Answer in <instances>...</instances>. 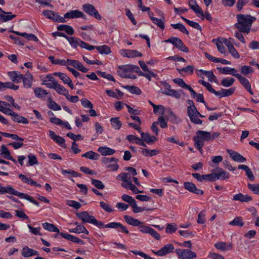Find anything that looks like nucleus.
<instances>
[{"mask_svg":"<svg viewBox=\"0 0 259 259\" xmlns=\"http://www.w3.org/2000/svg\"><path fill=\"white\" fill-rule=\"evenodd\" d=\"M237 23L234 25L238 30L242 33L248 34L252 23L256 18L249 15L239 14L237 15Z\"/></svg>","mask_w":259,"mask_h":259,"instance_id":"f257e3e1","label":"nucleus"},{"mask_svg":"<svg viewBox=\"0 0 259 259\" xmlns=\"http://www.w3.org/2000/svg\"><path fill=\"white\" fill-rule=\"evenodd\" d=\"M9 193L18 196L21 199H24L34 204L39 206V203L33 199L31 196L23 193L19 192L15 190L12 186H8L6 187H0V194H4Z\"/></svg>","mask_w":259,"mask_h":259,"instance_id":"f03ea898","label":"nucleus"},{"mask_svg":"<svg viewBox=\"0 0 259 259\" xmlns=\"http://www.w3.org/2000/svg\"><path fill=\"white\" fill-rule=\"evenodd\" d=\"M196 135V136L193 138V140L195 141V146L199 151L202 152L204 141L210 140V133L203 131H198Z\"/></svg>","mask_w":259,"mask_h":259,"instance_id":"7ed1b4c3","label":"nucleus"},{"mask_svg":"<svg viewBox=\"0 0 259 259\" xmlns=\"http://www.w3.org/2000/svg\"><path fill=\"white\" fill-rule=\"evenodd\" d=\"M117 178L124 182L121 184L123 188L131 190L135 194L143 193V191H140L132 184L131 177L128 173L122 172L117 176Z\"/></svg>","mask_w":259,"mask_h":259,"instance_id":"20e7f679","label":"nucleus"},{"mask_svg":"<svg viewBox=\"0 0 259 259\" xmlns=\"http://www.w3.org/2000/svg\"><path fill=\"white\" fill-rule=\"evenodd\" d=\"M117 178L124 182L121 184L123 188L131 190L135 194L143 193V191H140L132 184L131 177L128 173L122 172L117 176Z\"/></svg>","mask_w":259,"mask_h":259,"instance_id":"39448f33","label":"nucleus"},{"mask_svg":"<svg viewBox=\"0 0 259 259\" xmlns=\"http://www.w3.org/2000/svg\"><path fill=\"white\" fill-rule=\"evenodd\" d=\"M117 178L124 182L121 184L123 188L131 190L135 194L143 193V191H140L132 184L131 177L128 173L122 172L117 176Z\"/></svg>","mask_w":259,"mask_h":259,"instance_id":"423d86ee","label":"nucleus"},{"mask_svg":"<svg viewBox=\"0 0 259 259\" xmlns=\"http://www.w3.org/2000/svg\"><path fill=\"white\" fill-rule=\"evenodd\" d=\"M117 178L124 182L121 184L123 188L131 190L135 194L143 193V191H140L132 184L131 177L128 173L122 172L117 176Z\"/></svg>","mask_w":259,"mask_h":259,"instance_id":"0eeeda50","label":"nucleus"},{"mask_svg":"<svg viewBox=\"0 0 259 259\" xmlns=\"http://www.w3.org/2000/svg\"><path fill=\"white\" fill-rule=\"evenodd\" d=\"M76 216L83 223H91L100 229L104 228V224L103 222L98 221L94 216L90 215L88 211L77 213Z\"/></svg>","mask_w":259,"mask_h":259,"instance_id":"6e6552de","label":"nucleus"},{"mask_svg":"<svg viewBox=\"0 0 259 259\" xmlns=\"http://www.w3.org/2000/svg\"><path fill=\"white\" fill-rule=\"evenodd\" d=\"M0 111L6 115L11 116L12 119L14 122L24 124H28L29 122L28 120L26 118L19 115L10 108H4L0 106Z\"/></svg>","mask_w":259,"mask_h":259,"instance_id":"1a4fd4ad","label":"nucleus"},{"mask_svg":"<svg viewBox=\"0 0 259 259\" xmlns=\"http://www.w3.org/2000/svg\"><path fill=\"white\" fill-rule=\"evenodd\" d=\"M143 72L140 70L138 66H133L130 67L131 73H137L138 75L144 76L149 80L151 79V76L155 77L156 74L152 71H150L147 68V66H141Z\"/></svg>","mask_w":259,"mask_h":259,"instance_id":"9d476101","label":"nucleus"},{"mask_svg":"<svg viewBox=\"0 0 259 259\" xmlns=\"http://www.w3.org/2000/svg\"><path fill=\"white\" fill-rule=\"evenodd\" d=\"M165 42L172 44L180 51L187 53L189 52L188 48L184 45L182 40L177 37H171L164 40Z\"/></svg>","mask_w":259,"mask_h":259,"instance_id":"9b49d317","label":"nucleus"},{"mask_svg":"<svg viewBox=\"0 0 259 259\" xmlns=\"http://www.w3.org/2000/svg\"><path fill=\"white\" fill-rule=\"evenodd\" d=\"M175 252L181 259H193L197 257L196 253L190 249H177Z\"/></svg>","mask_w":259,"mask_h":259,"instance_id":"f8f14e48","label":"nucleus"},{"mask_svg":"<svg viewBox=\"0 0 259 259\" xmlns=\"http://www.w3.org/2000/svg\"><path fill=\"white\" fill-rule=\"evenodd\" d=\"M132 66H118L117 70V73L121 77L123 78H128L134 79L136 76L133 73H131L130 67Z\"/></svg>","mask_w":259,"mask_h":259,"instance_id":"ddd939ff","label":"nucleus"},{"mask_svg":"<svg viewBox=\"0 0 259 259\" xmlns=\"http://www.w3.org/2000/svg\"><path fill=\"white\" fill-rule=\"evenodd\" d=\"M104 228H111L116 229L119 232L128 234L129 231L127 228L120 223L111 222L106 225H104Z\"/></svg>","mask_w":259,"mask_h":259,"instance_id":"4468645a","label":"nucleus"},{"mask_svg":"<svg viewBox=\"0 0 259 259\" xmlns=\"http://www.w3.org/2000/svg\"><path fill=\"white\" fill-rule=\"evenodd\" d=\"M49 59L53 64L56 65H81V63L79 61L75 60H61L55 59V57L53 56L50 57Z\"/></svg>","mask_w":259,"mask_h":259,"instance_id":"2eb2a0df","label":"nucleus"},{"mask_svg":"<svg viewBox=\"0 0 259 259\" xmlns=\"http://www.w3.org/2000/svg\"><path fill=\"white\" fill-rule=\"evenodd\" d=\"M42 14L47 18L58 22H65L64 18L59 15L58 13L50 10H44Z\"/></svg>","mask_w":259,"mask_h":259,"instance_id":"dca6fc26","label":"nucleus"},{"mask_svg":"<svg viewBox=\"0 0 259 259\" xmlns=\"http://www.w3.org/2000/svg\"><path fill=\"white\" fill-rule=\"evenodd\" d=\"M83 9L88 14L95 17L97 19H101V16L93 5L89 4H85L83 6Z\"/></svg>","mask_w":259,"mask_h":259,"instance_id":"f3484780","label":"nucleus"},{"mask_svg":"<svg viewBox=\"0 0 259 259\" xmlns=\"http://www.w3.org/2000/svg\"><path fill=\"white\" fill-rule=\"evenodd\" d=\"M184 187L188 191L195 194L202 195L204 194V192L202 190L198 189L195 185L191 182H185L184 183Z\"/></svg>","mask_w":259,"mask_h":259,"instance_id":"a211bd4d","label":"nucleus"},{"mask_svg":"<svg viewBox=\"0 0 259 259\" xmlns=\"http://www.w3.org/2000/svg\"><path fill=\"white\" fill-rule=\"evenodd\" d=\"M174 246L172 244L169 243L166 244L160 250L157 251H153V252H154V254L162 256L170 252H172L174 251Z\"/></svg>","mask_w":259,"mask_h":259,"instance_id":"6ab92c4d","label":"nucleus"},{"mask_svg":"<svg viewBox=\"0 0 259 259\" xmlns=\"http://www.w3.org/2000/svg\"><path fill=\"white\" fill-rule=\"evenodd\" d=\"M187 115L191 121L195 124H201L202 120L198 117L197 109H193L187 111Z\"/></svg>","mask_w":259,"mask_h":259,"instance_id":"aec40b11","label":"nucleus"},{"mask_svg":"<svg viewBox=\"0 0 259 259\" xmlns=\"http://www.w3.org/2000/svg\"><path fill=\"white\" fill-rule=\"evenodd\" d=\"M217 69L221 73L226 75H232L235 77H236L239 74L236 69L234 68H231L228 66L224 67H218Z\"/></svg>","mask_w":259,"mask_h":259,"instance_id":"412c9836","label":"nucleus"},{"mask_svg":"<svg viewBox=\"0 0 259 259\" xmlns=\"http://www.w3.org/2000/svg\"><path fill=\"white\" fill-rule=\"evenodd\" d=\"M120 54L121 56L127 58H134L142 56V54L137 50H121L120 51Z\"/></svg>","mask_w":259,"mask_h":259,"instance_id":"4be33fe9","label":"nucleus"},{"mask_svg":"<svg viewBox=\"0 0 259 259\" xmlns=\"http://www.w3.org/2000/svg\"><path fill=\"white\" fill-rule=\"evenodd\" d=\"M235 88H231L229 89H222L221 90L219 91H215L214 90V92H213V94L217 97H219V98H222L224 97H227L231 96L232 95L234 92H235Z\"/></svg>","mask_w":259,"mask_h":259,"instance_id":"5701e85b","label":"nucleus"},{"mask_svg":"<svg viewBox=\"0 0 259 259\" xmlns=\"http://www.w3.org/2000/svg\"><path fill=\"white\" fill-rule=\"evenodd\" d=\"M84 16V14L82 12L75 10L70 11L69 12L65 13L63 18H64V20L67 19H74L77 18H82Z\"/></svg>","mask_w":259,"mask_h":259,"instance_id":"b1692460","label":"nucleus"},{"mask_svg":"<svg viewBox=\"0 0 259 259\" xmlns=\"http://www.w3.org/2000/svg\"><path fill=\"white\" fill-rule=\"evenodd\" d=\"M234 201H239L241 202H248L252 200V197L247 195L239 193L234 195L233 197Z\"/></svg>","mask_w":259,"mask_h":259,"instance_id":"393cba45","label":"nucleus"},{"mask_svg":"<svg viewBox=\"0 0 259 259\" xmlns=\"http://www.w3.org/2000/svg\"><path fill=\"white\" fill-rule=\"evenodd\" d=\"M227 152L232 159L235 161L238 162H244L246 160L245 157L237 152L232 150H228Z\"/></svg>","mask_w":259,"mask_h":259,"instance_id":"a878e982","label":"nucleus"},{"mask_svg":"<svg viewBox=\"0 0 259 259\" xmlns=\"http://www.w3.org/2000/svg\"><path fill=\"white\" fill-rule=\"evenodd\" d=\"M124 219L126 223L133 226L138 227L144 224V222L128 215H124Z\"/></svg>","mask_w":259,"mask_h":259,"instance_id":"bb28decb","label":"nucleus"},{"mask_svg":"<svg viewBox=\"0 0 259 259\" xmlns=\"http://www.w3.org/2000/svg\"><path fill=\"white\" fill-rule=\"evenodd\" d=\"M140 134L142 140L147 144H152L157 140L156 137L151 136L148 133H144L141 131Z\"/></svg>","mask_w":259,"mask_h":259,"instance_id":"cd10ccee","label":"nucleus"},{"mask_svg":"<svg viewBox=\"0 0 259 259\" xmlns=\"http://www.w3.org/2000/svg\"><path fill=\"white\" fill-rule=\"evenodd\" d=\"M8 75L12 81L15 83L20 82L23 78V75L17 71L9 72Z\"/></svg>","mask_w":259,"mask_h":259,"instance_id":"c85d7f7f","label":"nucleus"},{"mask_svg":"<svg viewBox=\"0 0 259 259\" xmlns=\"http://www.w3.org/2000/svg\"><path fill=\"white\" fill-rule=\"evenodd\" d=\"M6 89H10L14 91H16L19 89V87L17 85H15L12 82L8 81L3 82L0 81V91H4Z\"/></svg>","mask_w":259,"mask_h":259,"instance_id":"c756f323","label":"nucleus"},{"mask_svg":"<svg viewBox=\"0 0 259 259\" xmlns=\"http://www.w3.org/2000/svg\"><path fill=\"white\" fill-rule=\"evenodd\" d=\"M213 43L215 44L219 52L222 54H226V50L224 46L222 38H214L212 40Z\"/></svg>","mask_w":259,"mask_h":259,"instance_id":"7c9ffc66","label":"nucleus"},{"mask_svg":"<svg viewBox=\"0 0 259 259\" xmlns=\"http://www.w3.org/2000/svg\"><path fill=\"white\" fill-rule=\"evenodd\" d=\"M54 74L58 76L64 83L67 84L72 89L74 88L71 80L66 74L61 72H56Z\"/></svg>","mask_w":259,"mask_h":259,"instance_id":"2f4dec72","label":"nucleus"},{"mask_svg":"<svg viewBox=\"0 0 259 259\" xmlns=\"http://www.w3.org/2000/svg\"><path fill=\"white\" fill-rule=\"evenodd\" d=\"M215 175L216 181L218 180H224L230 178V174L222 168H219L218 172H215Z\"/></svg>","mask_w":259,"mask_h":259,"instance_id":"473e14b6","label":"nucleus"},{"mask_svg":"<svg viewBox=\"0 0 259 259\" xmlns=\"http://www.w3.org/2000/svg\"><path fill=\"white\" fill-rule=\"evenodd\" d=\"M166 87V90L162 92L163 94L172 96L176 99H179L181 97V94L179 91L173 89H170V86L169 84H167Z\"/></svg>","mask_w":259,"mask_h":259,"instance_id":"72a5a7b5","label":"nucleus"},{"mask_svg":"<svg viewBox=\"0 0 259 259\" xmlns=\"http://www.w3.org/2000/svg\"><path fill=\"white\" fill-rule=\"evenodd\" d=\"M205 57L210 61L215 63H221L222 64H229V62L226 60L221 59L220 58H217L211 56L207 53H205Z\"/></svg>","mask_w":259,"mask_h":259,"instance_id":"f704fd0d","label":"nucleus"},{"mask_svg":"<svg viewBox=\"0 0 259 259\" xmlns=\"http://www.w3.org/2000/svg\"><path fill=\"white\" fill-rule=\"evenodd\" d=\"M16 16V15L12 14L11 12L3 11V13H0V21L2 22H7L12 20Z\"/></svg>","mask_w":259,"mask_h":259,"instance_id":"c9c22d12","label":"nucleus"},{"mask_svg":"<svg viewBox=\"0 0 259 259\" xmlns=\"http://www.w3.org/2000/svg\"><path fill=\"white\" fill-rule=\"evenodd\" d=\"M193 66H187L185 67L177 68V70L183 76L191 75L193 73Z\"/></svg>","mask_w":259,"mask_h":259,"instance_id":"e433bc0d","label":"nucleus"},{"mask_svg":"<svg viewBox=\"0 0 259 259\" xmlns=\"http://www.w3.org/2000/svg\"><path fill=\"white\" fill-rule=\"evenodd\" d=\"M60 235L64 238H65L68 240L71 241L73 242H75V243H82V241L80 239H79L77 237L73 236L71 234L61 232L60 233Z\"/></svg>","mask_w":259,"mask_h":259,"instance_id":"4c0bfd02","label":"nucleus"},{"mask_svg":"<svg viewBox=\"0 0 259 259\" xmlns=\"http://www.w3.org/2000/svg\"><path fill=\"white\" fill-rule=\"evenodd\" d=\"M214 246L221 251H225L227 250H231L232 248L231 243L227 244L224 242H218L214 244Z\"/></svg>","mask_w":259,"mask_h":259,"instance_id":"58836bf2","label":"nucleus"},{"mask_svg":"<svg viewBox=\"0 0 259 259\" xmlns=\"http://www.w3.org/2000/svg\"><path fill=\"white\" fill-rule=\"evenodd\" d=\"M98 151L103 156L111 155L115 153V150L107 147H100Z\"/></svg>","mask_w":259,"mask_h":259,"instance_id":"ea45409f","label":"nucleus"},{"mask_svg":"<svg viewBox=\"0 0 259 259\" xmlns=\"http://www.w3.org/2000/svg\"><path fill=\"white\" fill-rule=\"evenodd\" d=\"M19 178L22 180V181L25 183H26L32 186L36 187H41V185L37 184L35 181L32 180L31 178L27 177L26 176L20 174L19 175Z\"/></svg>","mask_w":259,"mask_h":259,"instance_id":"a19ab883","label":"nucleus"},{"mask_svg":"<svg viewBox=\"0 0 259 259\" xmlns=\"http://www.w3.org/2000/svg\"><path fill=\"white\" fill-rule=\"evenodd\" d=\"M196 71L199 72V73H198V75L199 76H201L202 74H204L205 76H206L210 81H214V79L216 78V77L213 73V72L212 71H205L203 70L202 69Z\"/></svg>","mask_w":259,"mask_h":259,"instance_id":"79ce46f5","label":"nucleus"},{"mask_svg":"<svg viewBox=\"0 0 259 259\" xmlns=\"http://www.w3.org/2000/svg\"><path fill=\"white\" fill-rule=\"evenodd\" d=\"M69 231L71 233H75L77 234L84 233L87 235L89 233V231L87 230L85 227L82 225H77L76 228L69 229Z\"/></svg>","mask_w":259,"mask_h":259,"instance_id":"37998d69","label":"nucleus"},{"mask_svg":"<svg viewBox=\"0 0 259 259\" xmlns=\"http://www.w3.org/2000/svg\"><path fill=\"white\" fill-rule=\"evenodd\" d=\"M66 39L73 48H76L78 46L81 47L82 41L80 39L73 37H66Z\"/></svg>","mask_w":259,"mask_h":259,"instance_id":"c03bdc74","label":"nucleus"},{"mask_svg":"<svg viewBox=\"0 0 259 259\" xmlns=\"http://www.w3.org/2000/svg\"><path fill=\"white\" fill-rule=\"evenodd\" d=\"M42 226L43 228L46 230L50 232H56L59 234L60 233L59 229L53 224L44 223L42 224Z\"/></svg>","mask_w":259,"mask_h":259,"instance_id":"a18cd8bd","label":"nucleus"},{"mask_svg":"<svg viewBox=\"0 0 259 259\" xmlns=\"http://www.w3.org/2000/svg\"><path fill=\"white\" fill-rule=\"evenodd\" d=\"M34 93L36 97L40 98H45L46 96L49 94L46 90L41 88H34Z\"/></svg>","mask_w":259,"mask_h":259,"instance_id":"49530a36","label":"nucleus"},{"mask_svg":"<svg viewBox=\"0 0 259 259\" xmlns=\"http://www.w3.org/2000/svg\"><path fill=\"white\" fill-rule=\"evenodd\" d=\"M23 82L24 87L27 89L30 88L32 86V76L29 74H26V76L23 77Z\"/></svg>","mask_w":259,"mask_h":259,"instance_id":"de8ad7c7","label":"nucleus"},{"mask_svg":"<svg viewBox=\"0 0 259 259\" xmlns=\"http://www.w3.org/2000/svg\"><path fill=\"white\" fill-rule=\"evenodd\" d=\"M151 21L154 24L156 25L161 29L163 30L164 29V18H160V19H158L154 17H152Z\"/></svg>","mask_w":259,"mask_h":259,"instance_id":"09e8293b","label":"nucleus"},{"mask_svg":"<svg viewBox=\"0 0 259 259\" xmlns=\"http://www.w3.org/2000/svg\"><path fill=\"white\" fill-rule=\"evenodd\" d=\"M99 156V154L93 151H88L81 155L82 157H86L91 160H97Z\"/></svg>","mask_w":259,"mask_h":259,"instance_id":"8fccbe9b","label":"nucleus"},{"mask_svg":"<svg viewBox=\"0 0 259 259\" xmlns=\"http://www.w3.org/2000/svg\"><path fill=\"white\" fill-rule=\"evenodd\" d=\"M57 29L60 31H64L70 35H72L74 33L73 28L67 25H60L58 26Z\"/></svg>","mask_w":259,"mask_h":259,"instance_id":"3c124183","label":"nucleus"},{"mask_svg":"<svg viewBox=\"0 0 259 259\" xmlns=\"http://www.w3.org/2000/svg\"><path fill=\"white\" fill-rule=\"evenodd\" d=\"M229 224L231 226H239L241 227L244 225V222L241 217H236L233 220L231 221Z\"/></svg>","mask_w":259,"mask_h":259,"instance_id":"603ef678","label":"nucleus"},{"mask_svg":"<svg viewBox=\"0 0 259 259\" xmlns=\"http://www.w3.org/2000/svg\"><path fill=\"white\" fill-rule=\"evenodd\" d=\"M96 49L101 54H109L111 52L109 47L107 45H103L96 47Z\"/></svg>","mask_w":259,"mask_h":259,"instance_id":"864d4df0","label":"nucleus"},{"mask_svg":"<svg viewBox=\"0 0 259 259\" xmlns=\"http://www.w3.org/2000/svg\"><path fill=\"white\" fill-rule=\"evenodd\" d=\"M169 118L170 122L174 124H179L181 122V119L177 116L171 110L169 111Z\"/></svg>","mask_w":259,"mask_h":259,"instance_id":"5fc2aeb1","label":"nucleus"},{"mask_svg":"<svg viewBox=\"0 0 259 259\" xmlns=\"http://www.w3.org/2000/svg\"><path fill=\"white\" fill-rule=\"evenodd\" d=\"M142 154L145 156H153L159 153V151L157 150H150L148 149H143L142 151Z\"/></svg>","mask_w":259,"mask_h":259,"instance_id":"6e6d98bb","label":"nucleus"},{"mask_svg":"<svg viewBox=\"0 0 259 259\" xmlns=\"http://www.w3.org/2000/svg\"><path fill=\"white\" fill-rule=\"evenodd\" d=\"M171 26L176 29H179L182 32L188 34L189 32L186 28L185 26L181 24V23H177V24H171Z\"/></svg>","mask_w":259,"mask_h":259,"instance_id":"4d7b16f0","label":"nucleus"},{"mask_svg":"<svg viewBox=\"0 0 259 259\" xmlns=\"http://www.w3.org/2000/svg\"><path fill=\"white\" fill-rule=\"evenodd\" d=\"M0 134L3 136H5V137L10 138H12L13 140L16 141H19L20 142H23L24 141V139L19 137L18 135L16 134H9L4 132H0Z\"/></svg>","mask_w":259,"mask_h":259,"instance_id":"13d9d810","label":"nucleus"},{"mask_svg":"<svg viewBox=\"0 0 259 259\" xmlns=\"http://www.w3.org/2000/svg\"><path fill=\"white\" fill-rule=\"evenodd\" d=\"M240 70L241 73L246 76L253 72V68L250 66H242Z\"/></svg>","mask_w":259,"mask_h":259,"instance_id":"bf43d9fd","label":"nucleus"},{"mask_svg":"<svg viewBox=\"0 0 259 259\" xmlns=\"http://www.w3.org/2000/svg\"><path fill=\"white\" fill-rule=\"evenodd\" d=\"M110 122L113 127L115 130H119L121 126L122 123L118 118H111Z\"/></svg>","mask_w":259,"mask_h":259,"instance_id":"052dcab7","label":"nucleus"},{"mask_svg":"<svg viewBox=\"0 0 259 259\" xmlns=\"http://www.w3.org/2000/svg\"><path fill=\"white\" fill-rule=\"evenodd\" d=\"M55 90L58 94L64 96L67 94V93L68 92V91L63 85L59 84L58 82L56 84Z\"/></svg>","mask_w":259,"mask_h":259,"instance_id":"680f3d73","label":"nucleus"},{"mask_svg":"<svg viewBox=\"0 0 259 259\" xmlns=\"http://www.w3.org/2000/svg\"><path fill=\"white\" fill-rule=\"evenodd\" d=\"M236 77L239 79L240 83L245 89L250 85L248 80L247 78H245L244 77L242 76L241 74H240L239 73L237 75V76Z\"/></svg>","mask_w":259,"mask_h":259,"instance_id":"e2e57ef3","label":"nucleus"},{"mask_svg":"<svg viewBox=\"0 0 259 259\" xmlns=\"http://www.w3.org/2000/svg\"><path fill=\"white\" fill-rule=\"evenodd\" d=\"M33 249L29 248L27 246L23 248L22 254L24 257H28L32 256Z\"/></svg>","mask_w":259,"mask_h":259,"instance_id":"0e129e2a","label":"nucleus"},{"mask_svg":"<svg viewBox=\"0 0 259 259\" xmlns=\"http://www.w3.org/2000/svg\"><path fill=\"white\" fill-rule=\"evenodd\" d=\"M1 154L3 156V157L6 158L8 159V157H9L10 156H11V153L8 149L6 147V146L4 145H3L1 146Z\"/></svg>","mask_w":259,"mask_h":259,"instance_id":"69168bd1","label":"nucleus"},{"mask_svg":"<svg viewBox=\"0 0 259 259\" xmlns=\"http://www.w3.org/2000/svg\"><path fill=\"white\" fill-rule=\"evenodd\" d=\"M125 88L127 89L129 92L132 94L137 95H140L141 94V90L136 86L126 85L125 87Z\"/></svg>","mask_w":259,"mask_h":259,"instance_id":"338daca9","label":"nucleus"},{"mask_svg":"<svg viewBox=\"0 0 259 259\" xmlns=\"http://www.w3.org/2000/svg\"><path fill=\"white\" fill-rule=\"evenodd\" d=\"M234 78H230L229 79L224 78L221 81V84L225 87H229L234 83Z\"/></svg>","mask_w":259,"mask_h":259,"instance_id":"774afa93","label":"nucleus"}]
</instances>
